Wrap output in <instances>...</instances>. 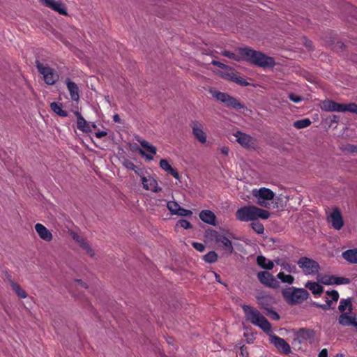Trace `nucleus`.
<instances>
[{
    "mask_svg": "<svg viewBox=\"0 0 357 357\" xmlns=\"http://www.w3.org/2000/svg\"><path fill=\"white\" fill-rule=\"evenodd\" d=\"M242 308L245 314L246 320L259 326L265 333L270 335L271 343L273 344L279 351L284 354L291 353V351L289 344L283 338L271 334L272 333L271 324L258 310L248 305H243Z\"/></svg>",
    "mask_w": 357,
    "mask_h": 357,
    "instance_id": "nucleus-1",
    "label": "nucleus"
},
{
    "mask_svg": "<svg viewBox=\"0 0 357 357\" xmlns=\"http://www.w3.org/2000/svg\"><path fill=\"white\" fill-rule=\"evenodd\" d=\"M238 51L240 55H236L227 50L223 51L222 54L234 61H245L261 68L273 67L275 65V59L273 57L268 56L261 52L256 51L249 47L238 48Z\"/></svg>",
    "mask_w": 357,
    "mask_h": 357,
    "instance_id": "nucleus-2",
    "label": "nucleus"
},
{
    "mask_svg": "<svg viewBox=\"0 0 357 357\" xmlns=\"http://www.w3.org/2000/svg\"><path fill=\"white\" fill-rule=\"evenodd\" d=\"M269 216V211L255 206H245L238 208L236 212V219L241 222L254 221L259 218L266 220Z\"/></svg>",
    "mask_w": 357,
    "mask_h": 357,
    "instance_id": "nucleus-3",
    "label": "nucleus"
},
{
    "mask_svg": "<svg viewBox=\"0 0 357 357\" xmlns=\"http://www.w3.org/2000/svg\"><path fill=\"white\" fill-rule=\"evenodd\" d=\"M284 300L290 305L303 303L308 298L309 293L305 289L287 287L282 291Z\"/></svg>",
    "mask_w": 357,
    "mask_h": 357,
    "instance_id": "nucleus-4",
    "label": "nucleus"
},
{
    "mask_svg": "<svg viewBox=\"0 0 357 357\" xmlns=\"http://www.w3.org/2000/svg\"><path fill=\"white\" fill-rule=\"evenodd\" d=\"M208 91L213 98L222 102L227 107L236 109H241L245 107L243 104L227 93L221 92L213 88L210 89Z\"/></svg>",
    "mask_w": 357,
    "mask_h": 357,
    "instance_id": "nucleus-5",
    "label": "nucleus"
},
{
    "mask_svg": "<svg viewBox=\"0 0 357 357\" xmlns=\"http://www.w3.org/2000/svg\"><path fill=\"white\" fill-rule=\"evenodd\" d=\"M321 108L326 112H349L357 114V104L354 102H350L349 104H340L334 102L333 100H327L323 101Z\"/></svg>",
    "mask_w": 357,
    "mask_h": 357,
    "instance_id": "nucleus-6",
    "label": "nucleus"
},
{
    "mask_svg": "<svg viewBox=\"0 0 357 357\" xmlns=\"http://www.w3.org/2000/svg\"><path fill=\"white\" fill-rule=\"evenodd\" d=\"M252 195L256 199V203L265 208L269 207V202L273 200L275 197V193L271 189L266 188L253 189Z\"/></svg>",
    "mask_w": 357,
    "mask_h": 357,
    "instance_id": "nucleus-7",
    "label": "nucleus"
},
{
    "mask_svg": "<svg viewBox=\"0 0 357 357\" xmlns=\"http://www.w3.org/2000/svg\"><path fill=\"white\" fill-rule=\"evenodd\" d=\"M36 66L40 74L43 75V79L47 84L53 85L58 81L59 75L53 68L45 66L38 60L36 61Z\"/></svg>",
    "mask_w": 357,
    "mask_h": 357,
    "instance_id": "nucleus-8",
    "label": "nucleus"
},
{
    "mask_svg": "<svg viewBox=\"0 0 357 357\" xmlns=\"http://www.w3.org/2000/svg\"><path fill=\"white\" fill-rule=\"evenodd\" d=\"M297 264L306 275H315L320 269V266L316 261L306 257H301Z\"/></svg>",
    "mask_w": 357,
    "mask_h": 357,
    "instance_id": "nucleus-9",
    "label": "nucleus"
},
{
    "mask_svg": "<svg viewBox=\"0 0 357 357\" xmlns=\"http://www.w3.org/2000/svg\"><path fill=\"white\" fill-rule=\"evenodd\" d=\"M211 236L216 243H220V246L228 254L231 255L234 252V248L231 241L225 235L219 234L218 231H211Z\"/></svg>",
    "mask_w": 357,
    "mask_h": 357,
    "instance_id": "nucleus-10",
    "label": "nucleus"
},
{
    "mask_svg": "<svg viewBox=\"0 0 357 357\" xmlns=\"http://www.w3.org/2000/svg\"><path fill=\"white\" fill-rule=\"evenodd\" d=\"M317 280L319 282L326 285L349 284L350 282L349 278L328 275H319Z\"/></svg>",
    "mask_w": 357,
    "mask_h": 357,
    "instance_id": "nucleus-11",
    "label": "nucleus"
},
{
    "mask_svg": "<svg viewBox=\"0 0 357 357\" xmlns=\"http://www.w3.org/2000/svg\"><path fill=\"white\" fill-rule=\"evenodd\" d=\"M257 278L259 282L266 287L271 288L279 287V282L268 271H259L257 273Z\"/></svg>",
    "mask_w": 357,
    "mask_h": 357,
    "instance_id": "nucleus-12",
    "label": "nucleus"
},
{
    "mask_svg": "<svg viewBox=\"0 0 357 357\" xmlns=\"http://www.w3.org/2000/svg\"><path fill=\"white\" fill-rule=\"evenodd\" d=\"M234 136L238 143L245 148H253L256 144L255 138L241 131H236Z\"/></svg>",
    "mask_w": 357,
    "mask_h": 357,
    "instance_id": "nucleus-13",
    "label": "nucleus"
},
{
    "mask_svg": "<svg viewBox=\"0 0 357 357\" xmlns=\"http://www.w3.org/2000/svg\"><path fill=\"white\" fill-rule=\"evenodd\" d=\"M137 141L142 148H144V149L146 150L147 152L151 153L146 154L143 149H139V153H140V155H142V156H145L146 159L149 160H152L153 159V155L156 154V147L151 144L145 139H138Z\"/></svg>",
    "mask_w": 357,
    "mask_h": 357,
    "instance_id": "nucleus-14",
    "label": "nucleus"
},
{
    "mask_svg": "<svg viewBox=\"0 0 357 357\" xmlns=\"http://www.w3.org/2000/svg\"><path fill=\"white\" fill-rule=\"evenodd\" d=\"M190 127L196 139L202 144L206 143V135L203 131L202 124L197 121H193L190 123Z\"/></svg>",
    "mask_w": 357,
    "mask_h": 357,
    "instance_id": "nucleus-15",
    "label": "nucleus"
},
{
    "mask_svg": "<svg viewBox=\"0 0 357 357\" xmlns=\"http://www.w3.org/2000/svg\"><path fill=\"white\" fill-rule=\"evenodd\" d=\"M43 5L52 8L53 10L58 12L63 15H67L66 8L65 4L61 1L55 0H41Z\"/></svg>",
    "mask_w": 357,
    "mask_h": 357,
    "instance_id": "nucleus-16",
    "label": "nucleus"
},
{
    "mask_svg": "<svg viewBox=\"0 0 357 357\" xmlns=\"http://www.w3.org/2000/svg\"><path fill=\"white\" fill-rule=\"evenodd\" d=\"M315 331L310 328H300L297 333L296 337L300 342L303 341H310L312 342L314 340Z\"/></svg>",
    "mask_w": 357,
    "mask_h": 357,
    "instance_id": "nucleus-17",
    "label": "nucleus"
},
{
    "mask_svg": "<svg viewBox=\"0 0 357 357\" xmlns=\"http://www.w3.org/2000/svg\"><path fill=\"white\" fill-rule=\"evenodd\" d=\"M66 84L69 91L70 98L73 101L78 102L79 100V90L77 84L69 78L66 79Z\"/></svg>",
    "mask_w": 357,
    "mask_h": 357,
    "instance_id": "nucleus-18",
    "label": "nucleus"
},
{
    "mask_svg": "<svg viewBox=\"0 0 357 357\" xmlns=\"http://www.w3.org/2000/svg\"><path fill=\"white\" fill-rule=\"evenodd\" d=\"M143 188L146 190H151L154 192L161 191V188L158 186L157 181L153 177H142Z\"/></svg>",
    "mask_w": 357,
    "mask_h": 357,
    "instance_id": "nucleus-19",
    "label": "nucleus"
},
{
    "mask_svg": "<svg viewBox=\"0 0 357 357\" xmlns=\"http://www.w3.org/2000/svg\"><path fill=\"white\" fill-rule=\"evenodd\" d=\"M349 312L342 314L338 318V322L343 326H353L357 331V319L356 317L349 316Z\"/></svg>",
    "mask_w": 357,
    "mask_h": 357,
    "instance_id": "nucleus-20",
    "label": "nucleus"
},
{
    "mask_svg": "<svg viewBox=\"0 0 357 357\" xmlns=\"http://www.w3.org/2000/svg\"><path fill=\"white\" fill-rule=\"evenodd\" d=\"M330 217L332 226L334 229L339 230L343 227L344 221L339 209H334Z\"/></svg>",
    "mask_w": 357,
    "mask_h": 357,
    "instance_id": "nucleus-21",
    "label": "nucleus"
},
{
    "mask_svg": "<svg viewBox=\"0 0 357 357\" xmlns=\"http://www.w3.org/2000/svg\"><path fill=\"white\" fill-rule=\"evenodd\" d=\"M35 229L41 239L47 242L52 241V233L43 225L40 223L36 224Z\"/></svg>",
    "mask_w": 357,
    "mask_h": 357,
    "instance_id": "nucleus-22",
    "label": "nucleus"
},
{
    "mask_svg": "<svg viewBox=\"0 0 357 357\" xmlns=\"http://www.w3.org/2000/svg\"><path fill=\"white\" fill-rule=\"evenodd\" d=\"M75 114L77 118V128L84 132H91V126L84 119V118L82 116V114L77 111L75 112Z\"/></svg>",
    "mask_w": 357,
    "mask_h": 357,
    "instance_id": "nucleus-23",
    "label": "nucleus"
},
{
    "mask_svg": "<svg viewBox=\"0 0 357 357\" xmlns=\"http://www.w3.org/2000/svg\"><path fill=\"white\" fill-rule=\"evenodd\" d=\"M199 218L205 223L215 225L216 216L210 210H203L199 213Z\"/></svg>",
    "mask_w": 357,
    "mask_h": 357,
    "instance_id": "nucleus-24",
    "label": "nucleus"
},
{
    "mask_svg": "<svg viewBox=\"0 0 357 357\" xmlns=\"http://www.w3.org/2000/svg\"><path fill=\"white\" fill-rule=\"evenodd\" d=\"M160 167L167 172L168 174L172 175L176 179H179L180 176L176 169H174L168 162L166 159H162L160 161Z\"/></svg>",
    "mask_w": 357,
    "mask_h": 357,
    "instance_id": "nucleus-25",
    "label": "nucleus"
},
{
    "mask_svg": "<svg viewBox=\"0 0 357 357\" xmlns=\"http://www.w3.org/2000/svg\"><path fill=\"white\" fill-rule=\"evenodd\" d=\"M342 257L351 264H357V248L347 250L342 252Z\"/></svg>",
    "mask_w": 357,
    "mask_h": 357,
    "instance_id": "nucleus-26",
    "label": "nucleus"
},
{
    "mask_svg": "<svg viewBox=\"0 0 357 357\" xmlns=\"http://www.w3.org/2000/svg\"><path fill=\"white\" fill-rule=\"evenodd\" d=\"M257 264L264 269L272 270L274 267V264L272 261L268 260L265 257L260 255L257 258Z\"/></svg>",
    "mask_w": 357,
    "mask_h": 357,
    "instance_id": "nucleus-27",
    "label": "nucleus"
},
{
    "mask_svg": "<svg viewBox=\"0 0 357 357\" xmlns=\"http://www.w3.org/2000/svg\"><path fill=\"white\" fill-rule=\"evenodd\" d=\"M305 287L315 296L321 295L324 291V287L315 282H307L305 284Z\"/></svg>",
    "mask_w": 357,
    "mask_h": 357,
    "instance_id": "nucleus-28",
    "label": "nucleus"
},
{
    "mask_svg": "<svg viewBox=\"0 0 357 357\" xmlns=\"http://www.w3.org/2000/svg\"><path fill=\"white\" fill-rule=\"evenodd\" d=\"M257 303L261 308L268 310L272 303V298L269 296L263 295L257 297Z\"/></svg>",
    "mask_w": 357,
    "mask_h": 357,
    "instance_id": "nucleus-29",
    "label": "nucleus"
},
{
    "mask_svg": "<svg viewBox=\"0 0 357 357\" xmlns=\"http://www.w3.org/2000/svg\"><path fill=\"white\" fill-rule=\"evenodd\" d=\"M51 109L60 116L66 117L68 116L66 111L62 109V104L53 102L50 104Z\"/></svg>",
    "mask_w": 357,
    "mask_h": 357,
    "instance_id": "nucleus-30",
    "label": "nucleus"
},
{
    "mask_svg": "<svg viewBox=\"0 0 357 357\" xmlns=\"http://www.w3.org/2000/svg\"><path fill=\"white\" fill-rule=\"evenodd\" d=\"M347 308H348L349 313H351L352 311V303L349 298L341 300L338 306L339 311L342 314L345 313L344 311Z\"/></svg>",
    "mask_w": 357,
    "mask_h": 357,
    "instance_id": "nucleus-31",
    "label": "nucleus"
},
{
    "mask_svg": "<svg viewBox=\"0 0 357 357\" xmlns=\"http://www.w3.org/2000/svg\"><path fill=\"white\" fill-rule=\"evenodd\" d=\"M11 288L16 293V294L21 298L27 297V294L23 290L20 286L15 282H11Z\"/></svg>",
    "mask_w": 357,
    "mask_h": 357,
    "instance_id": "nucleus-32",
    "label": "nucleus"
},
{
    "mask_svg": "<svg viewBox=\"0 0 357 357\" xmlns=\"http://www.w3.org/2000/svg\"><path fill=\"white\" fill-rule=\"evenodd\" d=\"M312 122L309 119H303L294 122V126L297 129L307 128L311 125Z\"/></svg>",
    "mask_w": 357,
    "mask_h": 357,
    "instance_id": "nucleus-33",
    "label": "nucleus"
},
{
    "mask_svg": "<svg viewBox=\"0 0 357 357\" xmlns=\"http://www.w3.org/2000/svg\"><path fill=\"white\" fill-rule=\"evenodd\" d=\"M277 277L284 283L292 284L294 281V278L291 275H286L283 272H280Z\"/></svg>",
    "mask_w": 357,
    "mask_h": 357,
    "instance_id": "nucleus-34",
    "label": "nucleus"
},
{
    "mask_svg": "<svg viewBox=\"0 0 357 357\" xmlns=\"http://www.w3.org/2000/svg\"><path fill=\"white\" fill-rule=\"evenodd\" d=\"M250 224L252 229L258 234H263L264 232V225L258 221H252Z\"/></svg>",
    "mask_w": 357,
    "mask_h": 357,
    "instance_id": "nucleus-35",
    "label": "nucleus"
},
{
    "mask_svg": "<svg viewBox=\"0 0 357 357\" xmlns=\"http://www.w3.org/2000/svg\"><path fill=\"white\" fill-rule=\"evenodd\" d=\"M205 261L212 264L218 260V255L215 251H210L204 256Z\"/></svg>",
    "mask_w": 357,
    "mask_h": 357,
    "instance_id": "nucleus-36",
    "label": "nucleus"
},
{
    "mask_svg": "<svg viewBox=\"0 0 357 357\" xmlns=\"http://www.w3.org/2000/svg\"><path fill=\"white\" fill-rule=\"evenodd\" d=\"M167 207L172 214L176 215L180 208V205L176 202L170 201L167 202Z\"/></svg>",
    "mask_w": 357,
    "mask_h": 357,
    "instance_id": "nucleus-37",
    "label": "nucleus"
},
{
    "mask_svg": "<svg viewBox=\"0 0 357 357\" xmlns=\"http://www.w3.org/2000/svg\"><path fill=\"white\" fill-rule=\"evenodd\" d=\"M288 201V197H284V196H279V197H277L275 199V203L276 204V207L277 208H279V207H283L287 202Z\"/></svg>",
    "mask_w": 357,
    "mask_h": 357,
    "instance_id": "nucleus-38",
    "label": "nucleus"
},
{
    "mask_svg": "<svg viewBox=\"0 0 357 357\" xmlns=\"http://www.w3.org/2000/svg\"><path fill=\"white\" fill-rule=\"evenodd\" d=\"M178 225L181 227L185 229H190L192 227V224L188 220H184V219L180 220L177 222L176 226H178Z\"/></svg>",
    "mask_w": 357,
    "mask_h": 357,
    "instance_id": "nucleus-39",
    "label": "nucleus"
},
{
    "mask_svg": "<svg viewBox=\"0 0 357 357\" xmlns=\"http://www.w3.org/2000/svg\"><path fill=\"white\" fill-rule=\"evenodd\" d=\"M122 164L126 169L132 171H134L137 167L132 162L128 159H123V160L122 161Z\"/></svg>",
    "mask_w": 357,
    "mask_h": 357,
    "instance_id": "nucleus-40",
    "label": "nucleus"
},
{
    "mask_svg": "<svg viewBox=\"0 0 357 357\" xmlns=\"http://www.w3.org/2000/svg\"><path fill=\"white\" fill-rule=\"evenodd\" d=\"M343 150L349 153H357V146L349 144L344 146Z\"/></svg>",
    "mask_w": 357,
    "mask_h": 357,
    "instance_id": "nucleus-41",
    "label": "nucleus"
},
{
    "mask_svg": "<svg viewBox=\"0 0 357 357\" xmlns=\"http://www.w3.org/2000/svg\"><path fill=\"white\" fill-rule=\"evenodd\" d=\"M176 215L185 217V216H191L192 215V212L190 210L185 209L180 206V208L178 211Z\"/></svg>",
    "mask_w": 357,
    "mask_h": 357,
    "instance_id": "nucleus-42",
    "label": "nucleus"
},
{
    "mask_svg": "<svg viewBox=\"0 0 357 357\" xmlns=\"http://www.w3.org/2000/svg\"><path fill=\"white\" fill-rule=\"evenodd\" d=\"M326 294L328 296L331 298V300L333 301H337L339 298V294L335 290L327 291Z\"/></svg>",
    "mask_w": 357,
    "mask_h": 357,
    "instance_id": "nucleus-43",
    "label": "nucleus"
},
{
    "mask_svg": "<svg viewBox=\"0 0 357 357\" xmlns=\"http://www.w3.org/2000/svg\"><path fill=\"white\" fill-rule=\"evenodd\" d=\"M289 98L294 102L298 103L303 100V98L298 95H296L295 93H289Z\"/></svg>",
    "mask_w": 357,
    "mask_h": 357,
    "instance_id": "nucleus-44",
    "label": "nucleus"
},
{
    "mask_svg": "<svg viewBox=\"0 0 357 357\" xmlns=\"http://www.w3.org/2000/svg\"><path fill=\"white\" fill-rule=\"evenodd\" d=\"M234 82L238 84L240 86H248L249 83L243 77L240 76H236V79L234 80Z\"/></svg>",
    "mask_w": 357,
    "mask_h": 357,
    "instance_id": "nucleus-45",
    "label": "nucleus"
},
{
    "mask_svg": "<svg viewBox=\"0 0 357 357\" xmlns=\"http://www.w3.org/2000/svg\"><path fill=\"white\" fill-rule=\"evenodd\" d=\"M72 238H73V240H75L77 243H78L79 245H80L81 244H82V243L85 241V239H84L82 236H81L78 235V234H76V233H73V234H72Z\"/></svg>",
    "mask_w": 357,
    "mask_h": 357,
    "instance_id": "nucleus-46",
    "label": "nucleus"
},
{
    "mask_svg": "<svg viewBox=\"0 0 357 357\" xmlns=\"http://www.w3.org/2000/svg\"><path fill=\"white\" fill-rule=\"evenodd\" d=\"M211 64H213V66H218L222 69H231V68L229 66H227L220 61H215V60H213L211 61Z\"/></svg>",
    "mask_w": 357,
    "mask_h": 357,
    "instance_id": "nucleus-47",
    "label": "nucleus"
},
{
    "mask_svg": "<svg viewBox=\"0 0 357 357\" xmlns=\"http://www.w3.org/2000/svg\"><path fill=\"white\" fill-rule=\"evenodd\" d=\"M267 312H268V314L270 316V317L272 319H273V320H279L280 319V315L275 311L270 309Z\"/></svg>",
    "mask_w": 357,
    "mask_h": 357,
    "instance_id": "nucleus-48",
    "label": "nucleus"
},
{
    "mask_svg": "<svg viewBox=\"0 0 357 357\" xmlns=\"http://www.w3.org/2000/svg\"><path fill=\"white\" fill-rule=\"evenodd\" d=\"M192 246L195 249H196L197 250H198L199 252H203L205 250L204 245L201 243L193 242Z\"/></svg>",
    "mask_w": 357,
    "mask_h": 357,
    "instance_id": "nucleus-49",
    "label": "nucleus"
},
{
    "mask_svg": "<svg viewBox=\"0 0 357 357\" xmlns=\"http://www.w3.org/2000/svg\"><path fill=\"white\" fill-rule=\"evenodd\" d=\"M237 75L235 73L230 72V73H226L224 75V77L228 80L232 81L234 82V80L236 79Z\"/></svg>",
    "mask_w": 357,
    "mask_h": 357,
    "instance_id": "nucleus-50",
    "label": "nucleus"
},
{
    "mask_svg": "<svg viewBox=\"0 0 357 357\" xmlns=\"http://www.w3.org/2000/svg\"><path fill=\"white\" fill-rule=\"evenodd\" d=\"M330 121V126H332L335 123H337L340 121V116L337 115H332L328 118Z\"/></svg>",
    "mask_w": 357,
    "mask_h": 357,
    "instance_id": "nucleus-51",
    "label": "nucleus"
},
{
    "mask_svg": "<svg viewBox=\"0 0 357 357\" xmlns=\"http://www.w3.org/2000/svg\"><path fill=\"white\" fill-rule=\"evenodd\" d=\"M134 172H135V174L137 175H138L139 176L141 177L142 180V177H146L144 176V169H142L141 168H139L138 167H136V168L135 169Z\"/></svg>",
    "mask_w": 357,
    "mask_h": 357,
    "instance_id": "nucleus-52",
    "label": "nucleus"
},
{
    "mask_svg": "<svg viewBox=\"0 0 357 357\" xmlns=\"http://www.w3.org/2000/svg\"><path fill=\"white\" fill-rule=\"evenodd\" d=\"M282 266H283L284 270H286L287 271H288L289 273H291L293 269L296 268L295 266H291V264H287H287H283Z\"/></svg>",
    "mask_w": 357,
    "mask_h": 357,
    "instance_id": "nucleus-53",
    "label": "nucleus"
},
{
    "mask_svg": "<svg viewBox=\"0 0 357 357\" xmlns=\"http://www.w3.org/2000/svg\"><path fill=\"white\" fill-rule=\"evenodd\" d=\"M304 40H305V41H304L305 46L307 48L308 50H312V47H313L312 42L306 38H305Z\"/></svg>",
    "mask_w": 357,
    "mask_h": 357,
    "instance_id": "nucleus-54",
    "label": "nucleus"
},
{
    "mask_svg": "<svg viewBox=\"0 0 357 357\" xmlns=\"http://www.w3.org/2000/svg\"><path fill=\"white\" fill-rule=\"evenodd\" d=\"M344 47V44L342 42H337L334 48L335 50H342Z\"/></svg>",
    "mask_w": 357,
    "mask_h": 357,
    "instance_id": "nucleus-55",
    "label": "nucleus"
},
{
    "mask_svg": "<svg viewBox=\"0 0 357 357\" xmlns=\"http://www.w3.org/2000/svg\"><path fill=\"white\" fill-rule=\"evenodd\" d=\"M107 135L106 131H100L95 133V135L97 138H102Z\"/></svg>",
    "mask_w": 357,
    "mask_h": 357,
    "instance_id": "nucleus-56",
    "label": "nucleus"
},
{
    "mask_svg": "<svg viewBox=\"0 0 357 357\" xmlns=\"http://www.w3.org/2000/svg\"><path fill=\"white\" fill-rule=\"evenodd\" d=\"M85 251L91 257H93L95 255L93 250L91 248L90 245L85 250Z\"/></svg>",
    "mask_w": 357,
    "mask_h": 357,
    "instance_id": "nucleus-57",
    "label": "nucleus"
},
{
    "mask_svg": "<svg viewBox=\"0 0 357 357\" xmlns=\"http://www.w3.org/2000/svg\"><path fill=\"white\" fill-rule=\"evenodd\" d=\"M75 282L79 284L82 287H84L86 289L88 288L87 284L81 280L76 279V280H75Z\"/></svg>",
    "mask_w": 357,
    "mask_h": 357,
    "instance_id": "nucleus-58",
    "label": "nucleus"
},
{
    "mask_svg": "<svg viewBox=\"0 0 357 357\" xmlns=\"http://www.w3.org/2000/svg\"><path fill=\"white\" fill-rule=\"evenodd\" d=\"M328 356V351L326 349H322L319 354L318 357H327Z\"/></svg>",
    "mask_w": 357,
    "mask_h": 357,
    "instance_id": "nucleus-59",
    "label": "nucleus"
},
{
    "mask_svg": "<svg viewBox=\"0 0 357 357\" xmlns=\"http://www.w3.org/2000/svg\"><path fill=\"white\" fill-rule=\"evenodd\" d=\"M221 153L222 154H224V155H228V153H229V149L227 147H225V146L222 147L221 149Z\"/></svg>",
    "mask_w": 357,
    "mask_h": 357,
    "instance_id": "nucleus-60",
    "label": "nucleus"
},
{
    "mask_svg": "<svg viewBox=\"0 0 357 357\" xmlns=\"http://www.w3.org/2000/svg\"><path fill=\"white\" fill-rule=\"evenodd\" d=\"M319 308H321L322 310H324L330 309L328 304H320Z\"/></svg>",
    "mask_w": 357,
    "mask_h": 357,
    "instance_id": "nucleus-61",
    "label": "nucleus"
},
{
    "mask_svg": "<svg viewBox=\"0 0 357 357\" xmlns=\"http://www.w3.org/2000/svg\"><path fill=\"white\" fill-rule=\"evenodd\" d=\"M113 120H114V122L121 123V119H120V116L118 114L114 115Z\"/></svg>",
    "mask_w": 357,
    "mask_h": 357,
    "instance_id": "nucleus-62",
    "label": "nucleus"
},
{
    "mask_svg": "<svg viewBox=\"0 0 357 357\" xmlns=\"http://www.w3.org/2000/svg\"><path fill=\"white\" fill-rule=\"evenodd\" d=\"M90 245L85 241L82 244L80 245V247L83 250H86Z\"/></svg>",
    "mask_w": 357,
    "mask_h": 357,
    "instance_id": "nucleus-63",
    "label": "nucleus"
},
{
    "mask_svg": "<svg viewBox=\"0 0 357 357\" xmlns=\"http://www.w3.org/2000/svg\"><path fill=\"white\" fill-rule=\"evenodd\" d=\"M6 278L7 279V280L8 281L10 285L11 286V282H14L13 280H12V278H11V275L8 273H6Z\"/></svg>",
    "mask_w": 357,
    "mask_h": 357,
    "instance_id": "nucleus-64",
    "label": "nucleus"
}]
</instances>
